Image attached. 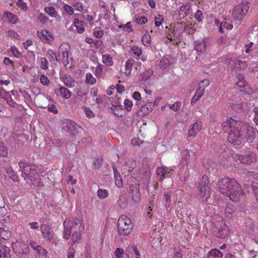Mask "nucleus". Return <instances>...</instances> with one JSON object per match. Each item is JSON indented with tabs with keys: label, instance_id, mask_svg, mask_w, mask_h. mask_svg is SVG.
I'll use <instances>...</instances> for the list:
<instances>
[{
	"label": "nucleus",
	"instance_id": "obj_56",
	"mask_svg": "<svg viewBox=\"0 0 258 258\" xmlns=\"http://www.w3.org/2000/svg\"><path fill=\"white\" fill-rule=\"evenodd\" d=\"M7 33L9 36L16 39H19L20 38V35L16 32L13 30L8 31Z\"/></svg>",
	"mask_w": 258,
	"mask_h": 258
},
{
	"label": "nucleus",
	"instance_id": "obj_52",
	"mask_svg": "<svg viewBox=\"0 0 258 258\" xmlns=\"http://www.w3.org/2000/svg\"><path fill=\"white\" fill-rule=\"evenodd\" d=\"M93 165L95 169H99L102 165V159L99 158L95 159L94 161Z\"/></svg>",
	"mask_w": 258,
	"mask_h": 258
},
{
	"label": "nucleus",
	"instance_id": "obj_55",
	"mask_svg": "<svg viewBox=\"0 0 258 258\" xmlns=\"http://www.w3.org/2000/svg\"><path fill=\"white\" fill-rule=\"evenodd\" d=\"M63 9L68 14L72 15L74 14V9L71 6L66 4L63 6Z\"/></svg>",
	"mask_w": 258,
	"mask_h": 258
},
{
	"label": "nucleus",
	"instance_id": "obj_62",
	"mask_svg": "<svg viewBox=\"0 0 258 258\" xmlns=\"http://www.w3.org/2000/svg\"><path fill=\"white\" fill-rule=\"evenodd\" d=\"M74 7L76 10L82 12L84 10V7L83 4L79 2H76L74 3Z\"/></svg>",
	"mask_w": 258,
	"mask_h": 258
},
{
	"label": "nucleus",
	"instance_id": "obj_20",
	"mask_svg": "<svg viewBox=\"0 0 258 258\" xmlns=\"http://www.w3.org/2000/svg\"><path fill=\"white\" fill-rule=\"evenodd\" d=\"M28 179L35 187H39L42 185V183L41 181V178L37 172H35V174H34L32 176H30Z\"/></svg>",
	"mask_w": 258,
	"mask_h": 258
},
{
	"label": "nucleus",
	"instance_id": "obj_51",
	"mask_svg": "<svg viewBox=\"0 0 258 258\" xmlns=\"http://www.w3.org/2000/svg\"><path fill=\"white\" fill-rule=\"evenodd\" d=\"M5 100L6 101L7 104L11 107H15L17 104V103L15 101H14L12 99L10 93L5 99Z\"/></svg>",
	"mask_w": 258,
	"mask_h": 258
},
{
	"label": "nucleus",
	"instance_id": "obj_8",
	"mask_svg": "<svg viewBox=\"0 0 258 258\" xmlns=\"http://www.w3.org/2000/svg\"><path fill=\"white\" fill-rule=\"evenodd\" d=\"M249 8V3L248 2L242 3L235 7L233 13V16L236 20L241 21L243 19Z\"/></svg>",
	"mask_w": 258,
	"mask_h": 258
},
{
	"label": "nucleus",
	"instance_id": "obj_42",
	"mask_svg": "<svg viewBox=\"0 0 258 258\" xmlns=\"http://www.w3.org/2000/svg\"><path fill=\"white\" fill-rule=\"evenodd\" d=\"M8 153V148L4 143L0 142V156L6 157Z\"/></svg>",
	"mask_w": 258,
	"mask_h": 258
},
{
	"label": "nucleus",
	"instance_id": "obj_49",
	"mask_svg": "<svg viewBox=\"0 0 258 258\" xmlns=\"http://www.w3.org/2000/svg\"><path fill=\"white\" fill-rule=\"evenodd\" d=\"M123 103L125 109L127 111H131L133 106L132 101L129 99H126L124 100Z\"/></svg>",
	"mask_w": 258,
	"mask_h": 258
},
{
	"label": "nucleus",
	"instance_id": "obj_23",
	"mask_svg": "<svg viewBox=\"0 0 258 258\" xmlns=\"http://www.w3.org/2000/svg\"><path fill=\"white\" fill-rule=\"evenodd\" d=\"M190 7V4L189 3L182 5L179 8V15L182 16V18L188 16Z\"/></svg>",
	"mask_w": 258,
	"mask_h": 258
},
{
	"label": "nucleus",
	"instance_id": "obj_34",
	"mask_svg": "<svg viewBox=\"0 0 258 258\" xmlns=\"http://www.w3.org/2000/svg\"><path fill=\"white\" fill-rule=\"evenodd\" d=\"M136 163L135 160H128L123 165L124 169L128 172L132 171L135 167Z\"/></svg>",
	"mask_w": 258,
	"mask_h": 258
},
{
	"label": "nucleus",
	"instance_id": "obj_22",
	"mask_svg": "<svg viewBox=\"0 0 258 258\" xmlns=\"http://www.w3.org/2000/svg\"><path fill=\"white\" fill-rule=\"evenodd\" d=\"M55 92L57 96L59 95L66 99L70 98L72 95L71 92L69 89L63 87H60L57 91H55Z\"/></svg>",
	"mask_w": 258,
	"mask_h": 258
},
{
	"label": "nucleus",
	"instance_id": "obj_29",
	"mask_svg": "<svg viewBox=\"0 0 258 258\" xmlns=\"http://www.w3.org/2000/svg\"><path fill=\"white\" fill-rule=\"evenodd\" d=\"M4 15L7 18L9 22L13 24L17 23L19 20L17 16L8 11L5 12Z\"/></svg>",
	"mask_w": 258,
	"mask_h": 258
},
{
	"label": "nucleus",
	"instance_id": "obj_58",
	"mask_svg": "<svg viewBox=\"0 0 258 258\" xmlns=\"http://www.w3.org/2000/svg\"><path fill=\"white\" fill-rule=\"evenodd\" d=\"M181 106V103L180 102L177 101L175 102L173 104L170 105L169 108L170 109L174 110V111H178Z\"/></svg>",
	"mask_w": 258,
	"mask_h": 258
},
{
	"label": "nucleus",
	"instance_id": "obj_28",
	"mask_svg": "<svg viewBox=\"0 0 258 258\" xmlns=\"http://www.w3.org/2000/svg\"><path fill=\"white\" fill-rule=\"evenodd\" d=\"M171 203V192H165L162 198V204L166 210L170 206Z\"/></svg>",
	"mask_w": 258,
	"mask_h": 258
},
{
	"label": "nucleus",
	"instance_id": "obj_16",
	"mask_svg": "<svg viewBox=\"0 0 258 258\" xmlns=\"http://www.w3.org/2000/svg\"><path fill=\"white\" fill-rule=\"evenodd\" d=\"M172 170L166 166L159 167L156 170L157 176L159 181H162L166 175Z\"/></svg>",
	"mask_w": 258,
	"mask_h": 258
},
{
	"label": "nucleus",
	"instance_id": "obj_11",
	"mask_svg": "<svg viewBox=\"0 0 258 258\" xmlns=\"http://www.w3.org/2000/svg\"><path fill=\"white\" fill-rule=\"evenodd\" d=\"M40 230L43 237L51 242H54L55 240V234L50 227L46 224H42L40 226Z\"/></svg>",
	"mask_w": 258,
	"mask_h": 258
},
{
	"label": "nucleus",
	"instance_id": "obj_7",
	"mask_svg": "<svg viewBox=\"0 0 258 258\" xmlns=\"http://www.w3.org/2000/svg\"><path fill=\"white\" fill-rule=\"evenodd\" d=\"M59 50L61 51L62 58L63 59V64L66 67L69 69L72 68L75 64V62L72 57L69 56L70 52V47L68 44H62L60 45Z\"/></svg>",
	"mask_w": 258,
	"mask_h": 258
},
{
	"label": "nucleus",
	"instance_id": "obj_47",
	"mask_svg": "<svg viewBox=\"0 0 258 258\" xmlns=\"http://www.w3.org/2000/svg\"><path fill=\"white\" fill-rule=\"evenodd\" d=\"M17 5L24 11H26L28 10V7L26 3H25L23 0H18L17 2Z\"/></svg>",
	"mask_w": 258,
	"mask_h": 258
},
{
	"label": "nucleus",
	"instance_id": "obj_14",
	"mask_svg": "<svg viewBox=\"0 0 258 258\" xmlns=\"http://www.w3.org/2000/svg\"><path fill=\"white\" fill-rule=\"evenodd\" d=\"M227 104L232 109L237 111L241 108L242 104L239 98L233 96L231 97L227 101Z\"/></svg>",
	"mask_w": 258,
	"mask_h": 258
},
{
	"label": "nucleus",
	"instance_id": "obj_5",
	"mask_svg": "<svg viewBox=\"0 0 258 258\" xmlns=\"http://www.w3.org/2000/svg\"><path fill=\"white\" fill-rule=\"evenodd\" d=\"M20 170L22 172L21 176L23 177L24 180L27 182V178L28 179L30 176H32L37 171L36 168L34 165L29 164L27 161L21 160L18 163Z\"/></svg>",
	"mask_w": 258,
	"mask_h": 258
},
{
	"label": "nucleus",
	"instance_id": "obj_10",
	"mask_svg": "<svg viewBox=\"0 0 258 258\" xmlns=\"http://www.w3.org/2000/svg\"><path fill=\"white\" fill-rule=\"evenodd\" d=\"M62 128L72 136H75L79 132V130L82 129L79 125L71 120H64L62 122Z\"/></svg>",
	"mask_w": 258,
	"mask_h": 258
},
{
	"label": "nucleus",
	"instance_id": "obj_32",
	"mask_svg": "<svg viewBox=\"0 0 258 258\" xmlns=\"http://www.w3.org/2000/svg\"><path fill=\"white\" fill-rule=\"evenodd\" d=\"M63 226H64V232H63V237L66 239H69L71 233V227L69 225V223L65 221L63 222Z\"/></svg>",
	"mask_w": 258,
	"mask_h": 258
},
{
	"label": "nucleus",
	"instance_id": "obj_31",
	"mask_svg": "<svg viewBox=\"0 0 258 258\" xmlns=\"http://www.w3.org/2000/svg\"><path fill=\"white\" fill-rule=\"evenodd\" d=\"M172 63L170 56H164L160 62V66L162 69H165Z\"/></svg>",
	"mask_w": 258,
	"mask_h": 258
},
{
	"label": "nucleus",
	"instance_id": "obj_46",
	"mask_svg": "<svg viewBox=\"0 0 258 258\" xmlns=\"http://www.w3.org/2000/svg\"><path fill=\"white\" fill-rule=\"evenodd\" d=\"M234 63L236 67H239L241 69L245 68L247 67L245 61H243L240 59H236L234 61Z\"/></svg>",
	"mask_w": 258,
	"mask_h": 258
},
{
	"label": "nucleus",
	"instance_id": "obj_9",
	"mask_svg": "<svg viewBox=\"0 0 258 258\" xmlns=\"http://www.w3.org/2000/svg\"><path fill=\"white\" fill-rule=\"evenodd\" d=\"M12 246L14 252L19 257L25 256L29 252V245L24 242L17 241Z\"/></svg>",
	"mask_w": 258,
	"mask_h": 258
},
{
	"label": "nucleus",
	"instance_id": "obj_3",
	"mask_svg": "<svg viewBox=\"0 0 258 258\" xmlns=\"http://www.w3.org/2000/svg\"><path fill=\"white\" fill-rule=\"evenodd\" d=\"M198 196L204 203H207L208 199L211 196V188L209 179L207 176H203L200 179Z\"/></svg>",
	"mask_w": 258,
	"mask_h": 258
},
{
	"label": "nucleus",
	"instance_id": "obj_45",
	"mask_svg": "<svg viewBox=\"0 0 258 258\" xmlns=\"http://www.w3.org/2000/svg\"><path fill=\"white\" fill-rule=\"evenodd\" d=\"M97 195L100 199H104L107 197L109 195L107 190L99 189L97 191Z\"/></svg>",
	"mask_w": 258,
	"mask_h": 258
},
{
	"label": "nucleus",
	"instance_id": "obj_50",
	"mask_svg": "<svg viewBox=\"0 0 258 258\" xmlns=\"http://www.w3.org/2000/svg\"><path fill=\"white\" fill-rule=\"evenodd\" d=\"M10 237V233L8 232L6 230H0V238L1 239H8Z\"/></svg>",
	"mask_w": 258,
	"mask_h": 258
},
{
	"label": "nucleus",
	"instance_id": "obj_26",
	"mask_svg": "<svg viewBox=\"0 0 258 258\" xmlns=\"http://www.w3.org/2000/svg\"><path fill=\"white\" fill-rule=\"evenodd\" d=\"M0 258H11L9 247L0 244Z\"/></svg>",
	"mask_w": 258,
	"mask_h": 258
},
{
	"label": "nucleus",
	"instance_id": "obj_59",
	"mask_svg": "<svg viewBox=\"0 0 258 258\" xmlns=\"http://www.w3.org/2000/svg\"><path fill=\"white\" fill-rule=\"evenodd\" d=\"M192 27V24L191 23H190L188 25L184 26L183 30L184 32L187 33L188 34H191L192 33L194 32V29Z\"/></svg>",
	"mask_w": 258,
	"mask_h": 258
},
{
	"label": "nucleus",
	"instance_id": "obj_63",
	"mask_svg": "<svg viewBox=\"0 0 258 258\" xmlns=\"http://www.w3.org/2000/svg\"><path fill=\"white\" fill-rule=\"evenodd\" d=\"M123 252V250L122 248H116L114 254L115 255L116 258H123V255L124 253Z\"/></svg>",
	"mask_w": 258,
	"mask_h": 258
},
{
	"label": "nucleus",
	"instance_id": "obj_43",
	"mask_svg": "<svg viewBox=\"0 0 258 258\" xmlns=\"http://www.w3.org/2000/svg\"><path fill=\"white\" fill-rule=\"evenodd\" d=\"M96 80L94 78L92 74L90 73H87L86 75V82L91 85H93L96 83Z\"/></svg>",
	"mask_w": 258,
	"mask_h": 258
},
{
	"label": "nucleus",
	"instance_id": "obj_17",
	"mask_svg": "<svg viewBox=\"0 0 258 258\" xmlns=\"http://www.w3.org/2000/svg\"><path fill=\"white\" fill-rule=\"evenodd\" d=\"M190 154L188 150H184L182 153V159L184 160L187 164L193 163L196 161V157L194 154L191 152Z\"/></svg>",
	"mask_w": 258,
	"mask_h": 258
},
{
	"label": "nucleus",
	"instance_id": "obj_13",
	"mask_svg": "<svg viewBox=\"0 0 258 258\" xmlns=\"http://www.w3.org/2000/svg\"><path fill=\"white\" fill-rule=\"evenodd\" d=\"M203 123L200 120H197L191 125V128L188 130V136L189 137H195L202 128Z\"/></svg>",
	"mask_w": 258,
	"mask_h": 258
},
{
	"label": "nucleus",
	"instance_id": "obj_44",
	"mask_svg": "<svg viewBox=\"0 0 258 258\" xmlns=\"http://www.w3.org/2000/svg\"><path fill=\"white\" fill-rule=\"evenodd\" d=\"M48 61L45 57H41L40 60V67L41 69L46 70L48 69Z\"/></svg>",
	"mask_w": 258,
	"mask_h": 258
},
{
	"label": "nucleus",
	"instance_id": "obj_54",
	"mask_svg": "<svg viewBox=\"0 0 258 258\" xmlns=\"http://www.w3.org/2000/svg\"><path fill=\"white\" fill-rule=\"evenodd\" d=\"M38 20L41 23L45 24L48 21V18L44 14L40 13L38 17Z\"/></svg>",
	"mask_w": 258,
	"mask_h": 258
},
{
	"label": "nucleus",
	"instance_id": "obj_36",
	"mask_svg": "<svg viewBox=\"0 0 258 258\" xmlns=\"http://www.w3.org/2000/svg\"><path fill=\"white\" fill-rule=\"evenodd\" d=\"M47 252L42 246L36 251L35 255L36 258H46Z\"/></svg>",
	"mask_w": 258,
	"mask_h": 258
},
{
	"label": "nucleus",
	"instance_id": "obj_12",
	"mask_svg": "<svg viewBox=\"0 0 258 258\" xmlns=\"http://www.w3.org/2000/svg\"><path fill=\"white\" fill-rule=\"evenodd\" d=\"M130 194L133 200L135 203H139L141 200V194L140 191V185L136 182L134 184L130 185Z\"/></svg>",
	"mask_w": 258,
	"mask_h": 258
},
{
	"label": "nucleus",
	"instance_id": "obj_4",
	"mask_svg": "<svg viewBox=\"0 0 258 258\" xmlns=\"http://www.w3.org/2000/svg\"><path fill=\"white\" fill-rule=\"evenodd\" d=\"M134 224L131 220L126 216L120 217L117 221V230L120 236L128 235L132 231Z\"/></svg>",
	"mask_w": 258,
	"mask_h": 258
},
{
	"label": "nucleus",
	"instance_id": "obj_15",
	"mask_svg": "<svg viewBox=\"0 0 258 258\" xmlns=\"http://www.w3.org/2000/svg\"><path fill=\"white\" fill-rule=\"evenodd\" d=\"M216 229L218 230L217 236L219 238H225L229 234V228L225 223L221 224L219 228L216 227Z\"/></svg>",
	"mask_w": 258,
	"mask_h": 258
},
{
	"label": "nucleus",
	"instance_id": "obj_33",
	"mask_svg": "<svg viewBox=\"0 0 258 258\" xmlns=\"http://www.w3.org/2000/svg\"><path fill=\"white\" fill-rule=\"evenodd\" d=\"M74 24L78 33H82L84 32V25L82 21H80L78 19H75Z\"/></svg>",
	"mask_w": 258,
	"mask_h": 258
},
{
	"label": "nucleus",
	"instance_id": "obj_48",
	"mask_svg": "<svg viewBox=\"0 0 258 258\" xmlns=\"http://www.w3.org/2000/svg\"><path fill=\"white\" fill-rule=\"evenodd\" d=\"M163 20L164 18L162 15L160 14L158 15V16L155 18V25L156 27L160 26L162 24Z\"/></svg>",
	"mask_w": 258,
	"mask_h": 258
},
{
	"label": "nucleus",
	"instance_id": "obj_37",
	"mask_svg": "<svg viewBox=\"0 0 258 258\" xmlns=\"http://www.w3.org/2000/svg\"><path fill=\"white\" fill-rule=\"evenodd\" d=\"M153 72L151 69L147 70L142 74H141L140 79L142 81H147L153 75Z\"/></svg>",
	"mask_w": 258,
	"mask_h": 258
},
{
	"label": "nucleus",
	"instance_id": "obj_64",
	"mask_svg": "<svg viewBox=\"0 0 258 258\" xmlns=\"http://www.w3.org/2000/svg\"><path fill=\"white\" fill-rule=\"evenodd\" d=\"M256 184L253 183L251 187L253 190V192L254 193L255 198L258 203V186L256 185Z\"/></svg>",
	"mask_w": 258,
	"mask_h": 258
},
{
	"label": "nucleus",
	"instance_id": "obj_53",
	"mask_svg": "<svg viewBox=\"0 0 258 258\" xmlns=\"http://www.w3.org/2000/svg\"><path fill=\"white\" fill-rule=\"evenodd\" d=\"M40 83L44 86H47L49 84V80H48L47 77L44 75H41L40 76Z\"/></svg>",
	"mask_w": 258,
	"mask_h": 258
},
{
	"label": "nucleus",
	"instance_id": "obj_27",
	"mask_svg": "<svg viewBox=\"0 0 258 258\" xmlns=\"http://www.w3.org/2000/svg\"><path fill=\"white\" fill-rule=\"evenodd\" d=\"M195 46V49L200 52L204 53L205 52L207 46V41L205 39L202 41H197Z\"/></svg>",
	"mask_w": 258,
	"mask_h": 258
},
{
	"label": "nucleus",
	"instance_id": "obj_41",
	"mask_svg": "<svg viewBox=\"0 0 258 258\" xmlns=\"http://www.w3.org/2000/svg\"><path fill=\"white\" fill-rule=\"evenodd\" d=\"M150 39V35L148 33H146L143 36L142 42L145 46H149L151 44Z\"/></svg>",
	"mask_w": 258,
	"mask_h": 258
},
{
	"label": "nucleus",
	"instance_id": "obj_21",
	"mask_svg": "<svg viewBox=\"0 0 258 258\" xmlns=\"http://www.w3.org/2000/svg\"><path fill=\"white\" fill-rule=\"evenodd\" d=\"M61 80L64 85L69 88H73L75 86L76 82L71 76L65 75L61 77Z\"/></svg>",
	"mask_w": 258,
	"mask_h": 258
},
{
	"label": "nucleus",
	"instance_id": "obj_25",
	"mask_svg": "<svg viewBox=\"0 0 258 258\" xmlns=\"http://www.w3.org/2000/svg\"><path fill=\"white\" fill-rule=\"evenodd\" d=\"M113 170L114 175L115 183L118 187H121L123 186V182L122 177L120 173L116 168L115 166H113Z\"/></svg>",
	"mask_w": 258,
	"mask_h": 258
},
{
	"label": "nucleus",
	"instance_id": "obj_6",
	"mask_svg": "<svg viewBox=\"0 0 258 258\" xmlns=\"http://www.w3.org/2000/svg\"><path fill=\"white\" fill-rule=\"evenodd\" d=\"M233 158L237 160H238L241 163L245 165H250L256 161V155L255 153L248 151L244 154H236L233 156Z\"/></svg>",
	"mask_w": 258,
	"mask_h": 258
},
{
	"label": "nucleus",
	"instance_id": "obj_61",
	"mask_svg": "<svg viewBox=\"0 0 258 258\" xmlns=\"http://www.w3.org/2000/svg\"><path fill=\"white\" fill-rule=\"evenodd\" d=\"M210 85V81L208 79L202 80L199 84V86L205 89Z\"/></svg>",
	"mask_w": 258,
	"mask_h": 258
},
{
	"label": "nucleus",
	"instance_id": "obj_1",
	"mask_svg": "<svg viewBox=\"0 0 258 258\" xmlns=\"http://www.w3.org/2000/svg\"><path fill=\"white\" fill-rule=\"evenodd\" d=\"M223 132L227 133V140L234 146H238L242 139L252 142L255 138V132L253 127L242 120H236L230 117L222 124Z\"/></svg>",
	"mask_w": 258,
	"mask_h": 258
},
{
	"label": "nucleus",
	"instance_id": "obj_40",
	"mask_svg": "<svg viewBox=\"0 0 258 258\" xmlns=\"http://www.w3.org/2000/svg\"><path fill=\"white\" fill-rule=\"evenodd\" d=\"M42 36L45 38L46 40L52 41L53 40V37L51 32L49 31L43 30L40 32Z\"/></svg>",
	"mask_w": 258,
	"mask_h": 258
},
{
	"label": "nucleus",
	"instance_id": "obj_57",
	"mask_svg": "<svg viewBox=\"0 0 258 258\" xmlns=\"http://www.w3.org/2000/svg\"><path fill=\"white\" fill-rule=\"evenodd\" d=\"M203 13L200 10H198L197 11H196V13L195 15V19L199 22H201L203 20Z\"/></svg>",
	"mask_w": 258,
	"mask_h": 258
},
{
	"label": "nucleus",
	"instance_id": "obj_35",
	"mask_svg": "<svg viewBox=\"0 0 258 258\" xmlns=\"http://www.w3.org/2000/svg\"><path fill=\"white\" fill-rule=\"evenodd\" d=\"M111 110L112 112L116 116H121L122 114L119 113V110L122 109V106L120 104L114 105L112 104V106L108 108Z\"/></svg>",
	"mask_w": 258,
	"mask_h": 258
},
{
	"label": "nucleus",
	"instance_id": "obj_38",
	"mask_svg": "<svg viewBox=\"0 0 258 258\" xmlns=\"http://www.w3.org/2000/svg\"><path fill=\"white\" fill-rule=\"evenodd\" d=\"M234 207L231 205H227L225 209V214L227 217H231L234 212Z\"/></svg>",
	"mask_w": 258,
	"mask_h": 258
},
{
	"label": "nucleus",
	"instance_id": "obj_19",
	"mask_svg": "<svg viewBox=\"0 0 258 258\" xmlns=\"http://www.w3.org/2000/svg\"><path fill=\"white\" fill-rule=\"evenodd\" d=\"M137 105L139 107L140 105L141 106V111L144 115H147L151 112L154 106L152 102L147 103L145 104H140V103L139 102L137 103Z\"/></svg>",
	"mask_w": 258,
	"mask_h": 258
},
{
	"label": "nucleus",
	"instance_id": "obj_39",
	"mask_svg": "<svg viewBox=\"0 0 258 258\" xmlns=\"http://www.w3.org/2000/svg\"><path fill=\"white\" fill-rule=\"evenodd\" d=\"M102 62L107 66H112L113 64L112 58L111 56L108 54L102 55Z\"/></svg>",
	"mask_w": 258,
	"mask_h": 258
},
{
	"label": "nucleus",
	"instance_id": "obj_2",
	"mask_svg": "<svg viewBox=\"0 0 258 258\" xmlns=\"http://www.w3.org/2000/svg\"><path fill=\"white\" fill-rule=\"evenodd\" d=\"M217 186L220 193L232 201H238L243 194L240 185L233 178L224 177L219 179Z\"/></svg>",
	"mask_w": 258,
	"mask_h": 258
},
{
	"label": "nucleus",
	"instance_id": "obj_18",
	"mask_svg": "<svg viewBox=\"0 0 258 258\" xmlns=\"http://www.w3.org/2000/svg\"><path fill=\"white\" fill-rule=\"evenodd\" d=\"M60 53V50H59V52L57 53L53 50L49 49L47 51V56L50 62H52L55 59L56 62H60L61 61L59 58Z\"/></svg>",
	"mask_w": 258,
	"mask_h": 258
},
{
	"label": "nucleus",
	"instance_id": "obj_24",
	"mask_svg": "<svg viewBox=\"0 0 258 258\" xmlns=\"http://www.w3.org/2000/svg\"><path fill=\"white\" fill-rule=\"evenodd\" d=\"M44 12L49 16L56 19V20L59 21L60 17L57 15L55 9L52 7H46L44 8Z\"/></svg>",
	"mask_w": 258,
	"mask_h": 258
},
{
	"label": "nucleus",
	"instance_id": "obj_30",
	"mask_svg": "<svg viewBox=\"0 0 258 258\" xmlns=\"http://www.w3.org/2000/svg\"><path fill=\"white\" fill-rule=\"evenodd\" d=\"M223 253L218 249H213L208 254L207 258H223Z\"/></svg>",
	"mask_w": 258,
	"mask_h": 258
},
{
	"label": "nucleus",
	"instance_id": "obj_60",
	"mask_svg": "<svg viewBox=\"0 0 258 258\" xmlns=\"http://www.w3.org/2000/svg\"><path fill=\"white\" fill-rule=\"evenodd\" d=\"M117 203L121 208H125L127 206L126 201L124 198H120Z\"/></svg>",
	"mask_w": 258,
	"mask_h": 258
}]
</instances>
